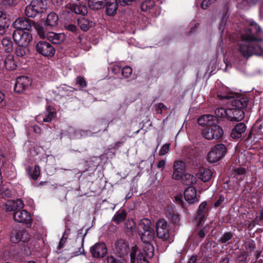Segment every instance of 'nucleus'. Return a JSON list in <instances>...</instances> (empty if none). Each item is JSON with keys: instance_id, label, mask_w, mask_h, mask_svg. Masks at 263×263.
<instances>
[{"instance_id": "1", "label": "nucleus", "mask_w": 263, "mask_h": 263, "mask_svg": "<svg viewBox=\"0 0 263 263\" xmlns=\"http://www.w3.org/2000/svg\"><path fill=\"white\" fill-rule=\"evenodd\" d=\"M260 32L261 28L256 24H252L251 27L245 28L244 33L241 35V41L244 43L240 44L238 48L243 57L263 55V48L256 43L263 42L262 39L256 37Z\"/></svg>"}, {"instance_id": "2", "label": "nucleus", "mask_w": 263, "mask_h": 263, "mask_svg": "<svg viewBox=\"0 0 263 263\" xmlns=\"http://www.w3.org/2000/svg\"><path fill=\"white\" fill-rule=\"evenodd\" d=\"M197 122L201 126H206L202 131V135L209 140H218L223 135L222 128L217 124L218 120L214 115L210 114L202 115L198 119Z\"/></svg>"}, {"instance_id": "3", "label": "nucleus", "mask_w": 263, "mask_h": 263, "mask_svg": "<svg viewBox=\"0 0 263 263\" xmlns=\"http://www.w3.org/2000/svg\"><path fill=\"white\" fill-rule=\"evenodd\" d=\"M249 98L242 94L236 95L231 101L232 107L228 108V120L238 122L245 117L244 109L248 106Z\"/></svg>"}, {"instance_id": "4", "label": "nucleus", "mask_w": 263, "mask_h": 263, "mask_svg": "<svg viewBox=\"0 0 263 263\" xmlns=\"http://www.w3.org/2000/svg\"><path fill=\"white\" fill-rule=\"evenodd\" d=\"M151 224V221L147 218H143L139 222L137 231L142 242H148L154 239L155 231Z\"/></svg>"}, {"instance_id": "5", "label": "nucleus", "mask_w": 263, "mask_h": 263, "mask_svg": "<svg viewBox=\"0 0 263 263\" xmlns=\"http://www.w3.org/2000/svg\"><path fill=\"white\" fill-rule=\"evenodd\" d=\"M7 237L11 243H28L31 240V235L23 228L13 229L8 233Z\"/></svg>"}, {"instance_id": "6", "label": "nucleus", "mask_w": 263, "mask_h": 263, "mask_svg": "<svg viewBox=\"0 0 263 263\" xmlns=\"http://www.w3.org/2000/svg\"><path fill=\"white\" fill-rule=\"evenodd\" d=\"M170 226L167 221L163 219H159L156 223V235L158 238L163 241H170Z\"/></svg>"}, {"instance_id": "7", "label": "nucleus", "mask_w": 263, "mask_h": 263, "mask_svg": "<svg viewBox=\"0 0 263 263\" xmlns=\"http://www.w3.org/2000/svg\"><path fill=\"white\" fill-rule=\"evenodd\" d=\"M227 152L226 146L222 143L217 144L212 147L208 154L210 163H216L224 157Z\"/></svg>"}, {"instance_id": "8", "label": "nucleus", "mask_w": 263, "mask_h": 263, "mask_svg": "<svg viewBox=\"0 0 263 263\" xmlns=\"http://www.w3.org/2000/svg\"><path fill=\"white\" fill-rule=\"evenodd\" d=\"M130 248L128 242L124 239H118L115 242L114 252L121 258L128 257Z\"/></svg>"}, {"instance_id": "9", "label": "nucleus", "mask_w": 263, "mask_h": 263, "mask_svg": "<svg viewBox=\"0 0 263 263\" xmlns=\"http://www.w3.org/2000/svg\"><path fill=\"white\" fill-rule=\"evenodd\" d=\"M35 49L37 53L47 58L52 57L55 53V49L49 42L40 41L35 46Z\"/></svg>"}, {"instance_id": "10", "label": "nucleus", "mask_w": 263, "mask_h": 263, "mask_svg": "<svg viewBox=\"0 0 263 263\" xmlns=\"http://www.w3.org/2000/svg\"><path fill=\"white\" fill-rule=\"evenodd\" d=\"M43 6V1H31L30 4L25 8V14L28 17L33 18L45 10Z\"/></svg>"}, {"instance_id": "11", "label": "nucleus", "mask_w": 263, "mask_h": 263, "mask_svg": "<svg viewBox=\"0 0 263 263\" xmlns=\"http://www.w3.org/2000/svg\"><path fill=\"white\" fill-rule=\"evenodd\" d=\"M12 37L16 44L25 45L28 44L32 40V34L24 30H14Z\"/></svg>"}, {"instance_id": "12", "label": "nucleus", "mask_w": 263, "mask_h": 263, "mask_svg": "<svg viewBox=\"0 0 263 263\" xmlns=\"http://www.w3.org/2000/svg\"><path fill=\"white\" fill-rule=\"evenodd\" d=\"M32 84V79L28 76H21L16 78L14 90L17 93L23 92Z\"/></svg>"}, {"instance_id": "13", "label": "nucleus", "mask_w": 263, "mask_h": 263, "mask_svg": "<svg viewBox=\"0 0 263 263\" xmlns=\"http://www.w3.org/2000/svg\"><path fill=\"white\" fill-rule=\"evenodd\" d=\"M14 220L20 223H25L30 225L32 223V219L31 214L25 210L18 209L13 213Z\"/></svg>"}, {"instance_id": "14", "label": "nucleus", "mask_w": 263, "mask_h": 263, "mask_svg": "<svg viewBox=\"0 0 263 263\" xmlns=\"http://www.w3.org/2000/svg\"><path fill=\"white\" fill-rule=\"evenodd\" d=\"M90 252L94 258H103L107 253L106 245L103 242H97L90 248Z\"/></svg>"}, {"instance_id": "15", "label": "nucleus", "mask_w": 263, "mask_h": 263, "mask_svg": "<svg viewBox=\"0 0 263 263\" xmlns=\"http://www.w3.org/2000/svg\"><path fill=\"white\" fill-rule=\"evenodd\" d=\"M209 211L210 208L206 201H203L200 204L196 214L198 226L201 225L205 221L209 215Z\"/></svg>"}, {"instance_id": "16", "label": "nucleus", "mask_w": 263, "mask_h": 263, "mask_svg": "<svg viewBox=\"0 0 263 263\" xmlns=\"http://www.w3.org/2000/svg\"><path fill=\"white\" fill-rule=\"evenodd\" d=\"M34 22L27 17H19L13 23V27L16 29L15 30H27L31 29Z\"/></svg>"}, {"instance_id": "17", "label": "nucleus", "mask_w": 263, "mask_h": 263, "mask_svg": "<svg viewBox=\"0 0 263 263\" xmlns=\"http://www.w3.org/2000/svg\"><path fill=\"white\" fill-rule=\"evenodd\" d=\"M140 8L142 11H148L154 17L160 13V8L155 4V1H142Z\"/></svg>"}, {"instance_id": "18", "label": "nucleus", "mask_w": 263, "mask_h": 263, "mask_svg": "<svg viewBox=\"0 0 263 263\" xmlns=\"http://www.w3.org/2000/svg\"><path fill=\"white\" fill-rule=\"evenodd\" d=\"M184 197L189 204H194L199 202L200 196L197 195V191L195 187L190 186L185 189Z\"/></svg>"}, {"instance_id": "19", "label": "nucleus", "mask_w": 263, "mask_h": 263, "mask_svg": "<svg viewBox=\"0 0 263 263\" xmlns=\"http://www.w3.org/2000/svg\"><path fill=\"white\" fill-rule=\"evenodd\" d=\"M238 95L235 93L229 92L227 88L223 86L219 88L217 91V97L218 99L227 104L231 103L233 99L236 98V95Z\"/></svg>"}, {"instance_id": "20", "label": "nucleus", "mask_w": 263, "mask_h": 263, "mask_svg": "<svg viewBox=\"0 0 263 263\" xmlns=\"http://www.w3.org/2000/svg\"><path fill=\"white\" fill-rule=\"evenodd\" d=\"M246 173V169L241 166H231L230 169V176L235 179L237 183H240L243 179Z\"/></svg>"}, {"instance_id": "21", "label": "nucleus", "mask_w": 263, "mask_h": 263, "mask_svg": "<svg viewBox=\"0 0 263 263\" xmlns=\"http://www.w3.org/2000/svg\"><path fill=\"white\" fill-rule=\"evenodd\" d=\"M3 249L5 253H7L10 257L13 258L18 256L22 250L21 244L10 242L6 245Z\"/></svg>"}, {"instance_id": "22", "label": "nucleus", "mask_w": 263, "mask_h": 263, "mask_svg": "<svg viewBox=\"0 0 263 263\" xmlns=\"http://www.w3.org/2000/svg\"><path fill=\"white\" fill-rule=\"evenodd\" d=\"M185 164L183 161H175L173 165V173L172 178L178 180L181 177V174L185 172Z\"/></svg>"}, {"instance_id": "23", "label": "nucleus", "mask_w": 263, "mask_h": 263, "mask_svg": "<svg viewBox=\"0 0 263 263\" xmlns=\"http://www.w3.org/2000/svg\"><path fill=\"white\" fill-rule=\"evenodd\" d=\"M247 126L243 122L236 124L231 133V137L234 139H238L242 137L246 130Z\"/></svg>"}, {"instance_id": "24", "label": "nucleus", "mask_w": 263, "mask_h": 263, "mask_svg": "<svg viewBox=\"0 0 263 263\" xmlns=\"http://www.w3.org/2000/svg\"><path fill=\"white\" fill-rule=\"evenodd\" d=\"M59 22V17L54 12H51L47 16L44 22V26L47 29H52L57 26Z\"/></svg>"}, {"instance_id": "25", "label": "nucleus", "mask_w": 263, "mask_h": 263, "mask_svg": "<svg viewBox=\"0 0 263 263\" xmlns=\"http://www.w3.org/2000/svg\"><path fill=\"white\" fill-rule=\"evenodd\" d=\"M14 53L17 57L25 59L29 54L30 50L27 45L16 44Z\"/></svg>"}, {"instance_id": "26", "label": "nucleus", "mask_w": 263, "mask_h": 263, "mask_svg": "<svg viewBox=\"0 0 263 263\" xmlns=\"http://www.w3.org/2000/svg\"><path fill=\"white\" fill-rule=\"evenodd\" d=\"M129 255L130 256V263H136L139 260V258L144 256L143 252L140 250L138 247L134 245L131 247Z\"/></svg>"}, {"instance_id": "27", "label": "nucleus", "mask_w": 263, "mask_h": 263, "mask_svg": "<svg viewBox=\"0 0 263 263\" xmlns=\"http://www.w3.org/2000/svg\"><path fill=\"white\" fill-rule=\"evenodd\" d=\"M4 64L7 70L12 71L17 68L18 61L13 55L9 54L5 58Z\"/></svg>"}, {"instance_id": "28", "label": "nucleus", "mask_w": 263, "mask_h": 263, "mask_svg": "<svg viewBox=\"0 0 263 263\" xmlns=\"http://www.w3.org/2000/svg\"><path fill=\"white\" fill-rule=\"evenodd\" d=\"M198 178L203 182H206L210 180L213 176V172L208 168H201L198 173Z\"/></svg>"}, {"instance_id": "29", "label": "nucleus", "mask_w": 263, "mask_h": 263, "mask_svg": "<svg viewBox=\"0 0 263 263\" xmlns=\"http://www.w3.org/2000/svg\"><path fill=\"white\" fill-rule=\"evenodd\" d=\"M118 1H114L111 2V1H106L105 3L106 7V14L107 15L113 16L116 13L117 10L118 8Z\"/></svg>"}, {"instance_id": "30", "label": "nucleus", "mask_w": 263, "mask_h": 263, "mask_svg": "<svg viewBox=\"0 0 263 263\" xmlns=\"http://www.w3.org/2000/svg\"><path fill=\"white\" fill-rule=\"evenodd\" d=\"M179 180H181L183 184L189 185V186L196 183L197 181V179L195 176L190 174H185L184 173L181 174V177Z\"/></svg>"}, {"instance_id": "31", "label": "nucleus", "mask_w": 263, "mask_h": 263, "mask_svg": "<svg viewBox=\"0 0 263 263\" xmlns=\"http://www.w3.org/2000/svg\"><path fill=\"white\" fill-rule=\"evenodd\" d=\"M151 241L148 242H143L144 245L143 246L142 252L144 256L148 258H152L154 255V247L151 242Z\"/></svg>"}, {"instance_id": "32", "label": "nucleus", "mask_w": 263, "mask_h": 263, "mask_svg": "<svg viewBox=\"0 0 263 263\" xmlns=\"http://www.w3.org/2000/svg\"><path fill=\"white\" fill-rule=\"evenodd\" d=\"M136 224L133 219H127L124 224V230L128 236L133 235L136 231Z\"/></svg>"}, {"instance_id": "33", "label": "nucleus", "mask_w": 263, "mask_h": 263, "mask_svg": "<svg viewBox=\"0 0 263 263\" xmlns=\"http://www.w3.org/2000/svg\"><path fill=\"white\" fill-rule=\"evenodd\" d=\"M78 24L81 29L84 31H87L90 28L95 26V23L88 19L82 17L78 20Z\"/></svg>"}, {"instance_id": "34", "label": "nucleus", "mask_w": 263, "mask_h": 263, "mask_svg": "<svg viewBox=\"0 0 263 263\" xmlns=\"http://www.w3.org/2000/svg\"><path fill=\"white\" fill-rule=\"evenodd\" d=\"M127 214V213L125 210H120L116 212L112 218V221L115 222L117 224H119L125 220Z\"/></svg>"}, {"instance_id": "35", "label": "nucleus", "mask_w": 263, "mask_h": 263, "mask_svg": "<svg viewBox=\"0 0 263 263\" xmlns=\"http://www.w3.org/2000/svg\"><path fill=\"white\" fill-rule=\"evenodd\" d=\"M5 52L8 53L13 51V42L10 37H4L1 41Z\"/></svg>"}, {"instance_id": "36", "label": "nucleus", "mask_w": 263, "mask_h": 263, "mask_svg": "<svg viewBox=\"0 0 263 263\" xmlns=\"http://www.w3.org/2000/svg\"><path fill=\"white\" fill-rule=\"evenodd\" d=\"M46 114L43 119L44 122H50L56 116V112L50 106H48L46 109Z\"/></svg>"}, {"instance_id": "37", "label": "nucleus", "mask_w": 263, "mask_h": 263, "mask_svg": "<svg viewBox=\"0 0 263 263\" xmlns=\"http://www.w3.org/2000/svg\"><path fill=\"white\" fill-rule=\"evenodd\" d=\"M33 242V240L32 239V237H31V240L30 241V246H29L28 244L24 245L21 243V248L22 250L21 252H22L25 256H28L32 254V252L34 249L32 245Z\"/></svg>"}, {"instance_id": "38", "label": "nucleus", "mask_w": 263, "mask_h": 263, "mask_svg": "<svg viewBox=\"0 0 263 263\" xmlns=\"http://www.w3.org/2000/svg\"><path fill=\"white\" fill-rule=\"evenodd\" d=\"M9 18L5 13L0 11V28L5 29L9 26Z\"/></svg>"}, {"instance_id": "39", "label": "nucleus", "mask_w": 263, "mask_h": 263, "mask_svg": "<svg viewBox=\"0 0 263 263\" xmlns=\"http://www.w3.org/2000/svg\"><path fill=\"white\" fill-rule=\"evenodd\" d=\"M106 1H87L89 7L93 10L101 9Z\"/></svg>"}, {"instance_id": "40", "label": "nucleus", "mask_w": 263, "mask_h": 263, "mask_svg": "<svg viewBox=\"0 0 263 263\" xmlns=\"http://www.w3.org/2000/svg\"><path fill=\"white\" fill-rule=\"evenodd\" d=\"M234 236V233L232 232H226L223 233L219 240L221 243H225L230 240Z\"/></svg>"}, {"instance_id": "41", "label": "nucleus", "mask_w": 263, "mask_h": 263, "mask_svg": "<svg viewBox=\"0 0 263 263\" xmlns=\"http://www.w3.org/2000/svg\"><path fill=\"white\" fill-rule=\"evenodd\" d=\"M29 172L32 179L33 180H36L40 175V167L38 165H35L33 169L32 168H29Z\"/></svg>"}, {"instance_id": "42", "label": "nucleus", "mask_w": 263, "mask_h": 263, "mask_svg": "<svg viewBox=\"0 0 263 263\" xmlns=\"http://www.w3.org/2000/svg\"><path fill=\"white\" fill-rule=\"evenodd\" d=\"M215 114L216 115L215 116L217 118L227 117L228 119V109H226L221 107L217 108L215 111ZM217 119L218 120V119Z\"/></svg>"}, {"instance_id": "43", "label": "nucleus", "mask_w": 263, "mask_h": 263, "mask_svg": "<svg viewBox=\"0 0 263 263\" xmlns=\"http://www.w3.org/2000/svg\"><path fill=\"white\" fill-rule=\"evenodd\" d=\"M49 37L51 39L52 42L53 44H59L63 41V35L61 34L51 32Z\"/></svg>"}, {"instance_id": "44", "label": "nucleus", "mask_w": 263, "mask_h": 263, "mask_svg": "<svg viewBox=\"0 0 263 263\" xmlns=\"http://www.w3.org/2000/svg\"><path fill=\"white\" fill-rule=\"evenodd\" d=\"M73 10L74 13L78 14L84 15L87 13V8L85 6H80L78 5H75L73 7Z\"/></svg>"}, {"instance_id": "45", "label": "nucleus", "mask_w": 263, "mask_h": 263, "mask_svg": "<svg viewBox=\"0 0 263 263\" xmlns=\"http://www.w3.org/2000/svg\"><path fill=\"white\" fill-rule=\"evenodd\" d=\"M132 73V68L128 66L124 67L121 71L122 76L125 78H128Z\"/></svg>"}, {"instance_id": "46", "label": "nucleus", "mask_w": 263, "mask_h": 263, "mask_svg": "<svg viewBox=\"0 0 263 263\" xmlns=\"http://www.w3.org/2000/svg\"><path fill=\"white\" fill-rule=\"evenodd\" d=\"M86 235V232L83 236V238H82V241H81V247L79 248V250L76 251L75 252H74L73 253L74 256H77L81 254H85L84 253L85 251H84V238H85Z\"/></svg>"}, {"instance_id": "47", "label": "nucleus", "mask_w": 263, "mask_h": 263, "mask_svg": "<svg viewBox=\"0 0 263 263\" xmlns=\"http://www.w3.org/2000/svg\"><path fill=\"white\" fill-rule=\"evenodd\" d=\"M65 28L67 30L73 33L74 34H78L79 33L80 30L77 28L76 26L73 24H67L65 25Z\"/></svg>"}, {"instance_id": "48", "label": "nucleus", "mask_w": 263, "mask_h": 263, "mask_svg": "<svg viewBox=\"0 0 263 263\" xmlns=\"http://www.w3.org/2000/svg\"><path fill=\"white\" fill-rule=\"evenodd\" d=\"M170 143H166L163 145L159 151V155L163 156L166 154L170 150Z\"/></svg>"}, {"instance_id": "49", "label": "nucleus", "mask_w": 263, "mask_h": 263, "mask_svg": "<svg viewBox=\"0 0 263 263\" xmlns=\"http://www.w3.org/2000/svg\"><path fill=\"white\" fill-rule=\"evenodd\" d=\"M76 83L78 84L81 88H85L87 86V83L84 79L81 77L79 76L76 78Z\"/></svg>"}, {"instance_id": "50", "label": "nucleus", "mask_w": 263, "mask_h": 263, "mask_svg": "<svg viewBox=\"0 0 263 263\" xmlns=\"http://www.w3.org/2000/svg\"><path fill=\"white\" fill-rule=\"evenodd\" d=\"M107 263H123L120 259L112 255L107 256Z\"/></svg>"}, {"instance_id": "51", "label": "nucleus", "mask_w": 263, "mask_h": 263, "mask_svg": "<svg viewBox=\"0 0 263 263\" xmlns=\"http://www.w3.org/2000/svg\"><path fill=\"white\" fill-rule=\"evenodd\" d=\"M12 204L14 208H16V210H18V209L23 210L22 209L24 206V203L21 199H17L15 202H13Z\"/></svg>"}, {"instance_id": "52", "label": "nucleus", "mask_w": 263, "mask_h": 263, "mask_svg": "<svg viewBox=\"0 0 263 263\" xmlns=\"http://www.w3.org/2000/svg\"><path fill=\"white\" fill-rule=\"evenodd\" d=\"M6 103L5 94L2 91H0V108H3L5 106Z\"/></svg>"}, {"instance_id": "53", "label": "nucleus", "mask_w": 263, "mask_h": 263, "mask_svg": "<svg viewBox=\"0 0 263 263\" xmlns=\"http://www.w3.org/2000/svg\"><path fill=\"white\" fill-rule=\"evenodd\" d=\"M171 219L172 223H173L174 224H178L180 221L179 215L177 213H173L171 216Z\"/></svg>"}, {"instance_id": "54", "label": "nucleus", "mask_w": 263, "mask_h": 263, "mask_svg": "<svg viewBox=\"0 0 263 263\" xmlns=\"http://www.w3.org/2000/svg\"><path fill=\"white\" fill-rule=\"evenodd\" d=\"M36 29H37V34L41 38L44 39L46 37L45 32L44 29L42 27L39 26L36 28Z\"/></svg>"}, {"instance_id": "55", "label": "nucleus", "mask_w": 263, "mask_h": 263, "mask_svg": "<svg viewBox=\"0 0 263 263\" xmlns=\"http://www.w3.org/2000/svg\"><path fill=\"white\" fill-rule=\"evenodd\" d=\"M67 239V237H65L64 235H63V236L62 237L61 239L60 240V242H59V245L58 247V249H61L63 247Z\"/></svg>"}, {"instance_id": "56", "label": "nucleus", "mask_w": 263, "mask_h": 263, "mask_svg": "<svg viewBox=\"0 0 263 263\" xmlns=\"http://www.w3.org/2000/svg\"><path fill=\"white\" fill-rule=\"evenodd\" d=\"M224 198L222 196H220L219 198L215 201L214 206L215 208L219 206L221 203L224 201Z\"/></svg>"}, {"instance_id": "57", "label": "nucleus", "mask_w": 263, "mask_h": 263, "mask_svg": "<svg viewBox=\"0 0 263 263\" xmlns=\"http://www.w3.org/2000/svg\"><path fill=\"white\" fill-rule=\"evenodd\" d=\"M211 4V1H201V7L203 9H206Z\"/></svg>"}, {"instance_id": "58", "label": "nucleus", "mask_w": 263, "mask_h": 263, "mask_svg": "<svg viewBox=\"0 0 263 263\" xmlns=\"http://www.w3.org/2000/svg\"><path fill=\"white\" fill-rule=\"evenodd\" d=\"M175 201L176 202H177V204L180 205L182 208H184V203L183 202V201L182 200V198L180 196H176L175 197Z\"/></svg>"}, {"instance_id": "59", "label": "nucleus", "mask_w": 263, "mask_h": 263, "mask_svg": "<svg viewBox=\"0 0 263 263\" xmlns=\"http://www.w3.org/2000/svg\"><path fill=\"white\" fill-rule=\"evenodd\" d=\"M6 211L7 212H13L16 211V208H14V205L12 203L10 205H6Z\"/></svg>"}, {"instance_id": "60", "label": "nucleus", "mask_w": 263, "mask_h": 263, "mask_svg": "<svg viewBox=\"0 0 263 263\" xmlns=\"http://www.w3.org/2000/svg\"><path fill=\"white\" fill-rule=\"evenodd\" d=\"M165 165V161L163 160H160L157 164V167L163 169Z\"/></svg>"}, {"instance_id": "61", "label": "nucleus", "mask_w": 263, "mask_h": 263, "mask_svg": "<svg viewBox=\"0 0 263 263\" xmlns=\"http://www.w3.org/2000/svg\"><path fill=\"white\" fill-rule=\"evenodd\" d=\"M197 260V256L192 255L189 259L187 263H196Z\"/></svg>"}, {"instance_id": "62", "label": "nucleus", "mask_w": 263, "mask_h": 263, "mask_svg": "<svg viewBox=\"0 0 263 263\" xmlns=\"http://www.w3.org/2000/svg\"><path fill=\"white\" fill-rule=\"evenodd\" d=\"M136 263H149L148 260L146 258L145 256H144L142 258L139 257V260Z\"/></svg>"}, {"instance_id": "63", "label": "nucleus", "mask_w": 263, "mask_h": 263, "mask_svg": "<svg viewBox=\"0 0 263 263\" xmlns=\"http://www.w3.org/2000/svg\"><path fill=\"white\" fill-rule=\"evenodd\" d=\"M199 23H196L194 27H192L191 29V30L190 31V32L189 33V35H190V34L194 33L196 31V29H197V27L199 26Z\"/></svg>"}, {"instance_id": "64", "label": "nucleus", "mask_w": 263, "mask_h": 263, "mask_svg": "<svg viewBox=\"0 0 263 263\" xmlns=\"http://www.w3.org/2000/svg\"><path fill=\"white\" fill-rule=\"evenodd\" d=\"M198 236L200 238H203L205 236V232L203 229H201L198 233Z\"/></svg>"}]
</instances>
